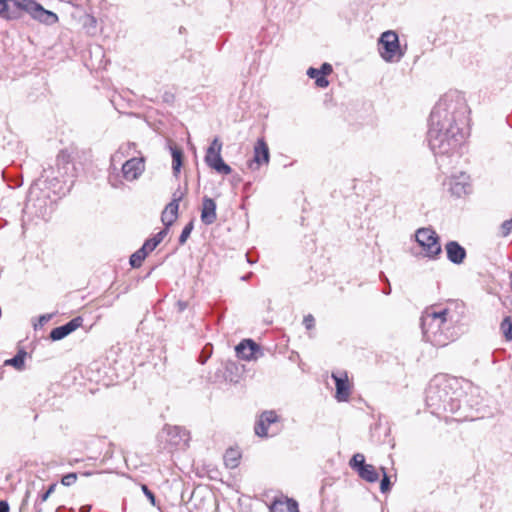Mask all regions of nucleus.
<instances>
[{"instance_id": "nucleus-21", "label": "nucleus", "mask_w": 512, "mask_h": 512, "mask_svg": "<svg viewBox=\"0 0 512 512\" xmlns=\"http://www.w3.org/2000/svg\"><path fill=\"white\" fill-rule=\"evenodd\" d=\"M357 473L361 479L370 483H374L379 479V474L376 468L371 464L361 466Z\"/></svg>"}, {"instance_id": "nucleus-46", "label": "nucleus", "mask_w": 512, "mask_h": 512, "mask_svg": "<svg viewBox=\"0 0 512 512\" xmlns=\"http://www.w3.org/2000/svg\"><path fill=\"white\" fill-rule=\"evenodd\" d=\"M178 305L180 311H183L186 308V303L184 302H178Z\"/></svg>"}, {"instance_id": "nucleus-12", "label": "nucleus", "mask_w": 512, "mask_h": 512, "mask_svg": "<svg viewBox=\"0 0 512 512\" xmlns=\"http://www.w3.org/2000/svg\"><path fill=\"white\" fill-rule=\"evenodd\" d=\"M83 323V318L78 316L73 319H71L69 322H67L64 325L58 326L51 330L50 332V338L53 341H59L66 336H68L70 333L75 331L77 328H79Z\"/></svg>"}, {"instance_id": "nucleus-6", "label": "nucleus", "mask_w": 512, "mask_h": 512, "mask_svg": "<svg viewBox=\"0 0 512 512\" xmlns=\"http://www.w3.org/2000/svg\"><path fill=\"white\" fill-rule=\"evenodd\" d=\"M378 51L386 62H398L404 55L400 47L399 37L392 30L381 34L378 39Z\"/></svg>"}, {"instance_id": "nucleus-9", "label": "nucleus", "mask_w": 512, "mask_h": 512, "mask_svg": "<svg viewBox=\"0 0 512 512\" xmlns=\"http://www.w3.org/2000/svg\"><path fill=\"white\" fill-rule=\"evenodd\" d=\"M162 437L173 449H185L190 441V433L181 426L165 425L162 430Z\"/></svg>"}, {"instance_id": "nucleus-14", "label": "nucleus", "mask_w": 512, "mask_h": 512, "mask_svg": "<svg viewBox=\"0 0 512 512\" xmlns=\"http://www.w3.org/2000/svg\"><path fill=\"white\" fill-rule=\"evenodd\" d=\"M278 420V415L275 411H264L255 425L254 430L256 435L266 437L268 435V427L278 422Z\"/></svg>"}, {"instance_id": "nucleus-3", "label": "nucleus", "mask_w": 512, "mask_h": 512, "mask_svg": "<svg viewBox=\"0 0 512 512\" xmlns=\"http://www.w3.org/2000/svg\"><path fill=\"white\" fill-rule=\"evenodd\" d=\"M426 404L431 413H455L460 408L456 392L452 390L451 383L445 377H435L426 389Z\"/></svg>"}, {"instance_id": "nucleus-30", "label": "nucleus", "mask_w": 512, "mask_h": 512, "mask_svg": "<svg viewBox=\"0 0 512 512\" xmlns=\"http://www.w3.org/2000/svg\"><path fill=\"white\" fill-rule=\"evenodd\" d=\"M366 465L367 464L365 463V457L363 454L360 453L355 454L350 461L351 468L356 472H358V469H360L361 466Z\"/></svg>"}, {"instance_id": "nucleus-48", "label": "nucleus", "mask_w": 512, "mask_h": 512, "mask_svg": "<svg viewBox=\"0 0 512 512\" xmlns=\"http://www.w3.org/2000/svg\"><path fill=\"white\" fill-rule=\"evenodd\" d=\"M390 292H391L390 286L388 288H385L384 294L388 295V294H390Z\"/></svg>"}, {"instance_id": "nucleus-38", "label": "nucleus", "mask_w": 512, "mask_h": 512, "mask_svg": "<svg viewBox=\"0 0 512 512\" xmlns=\"http://www.w3.org/2000/svg\"><path fill=\"white\" fill-rule=\"evenodd\" d=\"M303 324L307 330L312 329L315 326V319L311 314H308L303 319Z\"/></svg>"}, {"instance_id": "nucleus-17", "label": "nucleus", "mask_w": 512, "mask_h": 512, "mask_svg": "<svg viewBox=\"0 0 512 512\" xmlns=\"http://www.w3.org/2000/svg\"><path fill=\"white\" fill-rule=\"evenodd\" d=\"M468 176L462 173L459 177H454L450 180V191L453 195L461 197L470 192V184L468 183Z\"/></svg>"}, {"instance_id": "nucleus-41", "label": "nucleus", "mask_w": 512, "mask_h": 512, "mask_svg": "<svg viewBox=\"0 0 512 512\" xmlns=\"http://www.w3.org/2000/svg\"><path fill=\"white\" fill-rule=\"evenodd\" d=\"M9 504L5 500H0V512H9Z\"/></svg>"}, {"instance_id": "nucleus-26", "label": "nucleus", "mask_w": 512, "mask_h": 512, "mask_svg": "<svg viewBox=\"0 0 512 512\" xmlns=\"http://www.w3.org/2000/svg\"><path fill=\"white\" fill-rule=\"evenodd\" d=\"M308 77L315 79V84L319 88H326L329 85L327 78L323 77L318 68L310 67L307 70Z\"/></svg>"}, {"instance_id": "nucleus-5", "label": "nucleus", "mask_w": 512, "mask_h": 512, "mask_svg": "<svg viewBox=\"0 0 512 512\" xmlns=\"http://www.w3.org/2000/svg\"><path fill=\"white\" fill-rule=\"evenodd\" d=\"M415 239L422 248L423 256L430 260H436L442 253L440 238L431 228H419L415 233Z\"/></svg>"}, {"instance_id": "nucleus-24", "label": "nucleus", "mask_w": 512, "mask_h": 512, "mask_svg": "<svg viewBox=\"0 0 512 512\" xmlns=\"http://www.w3.org/2000/svg\"><path fill=\"white\" fill-rule=\"evenodd\" d=\"M168 234L167 228L162 229L152 238L147 239L142 247L148 251V253L152 252L164 239V237Z\"/></svg>"}, {"instance_id": "nucleus-22", "label": "nucleus", "mask_w": 512, "mask_h": 512, "mask_svg": "<svg viewBox=\"0 0 512 512\" xmlns=\"http://www.w3.org/2000/svg\"><path fill=\"white\" fill-rule=\"evenodd\" d=\"M224 464L229 469H234L239 465L241 453L238 449L229 448L224 454Z\"/></svg>"}, {"instance_id": "nucleus-2", "label": "nucleus", "mask_w": 512, "mask_h": 512, "mask_svg": "<svg viewBox=\"0 0 512 512\" xmlns=\"http://www.w3.org/2000/svg\"><path fill=\"white\" fill-rule=\"evenodd\" d=\"M452 305L440 309L431 307L421 317L423 336L434 346H446L458 337L456 324L460 321V315Z\"/></svg>"}, {"instance_id": "nucleus-1", "label": "nucleus", "mask_w": 512, "mask_h": 512, "mask_svg": "<svg viewBox=\"0 0 512 512\" xmlns=\"http://www.w3.org/2000/svg\"><path fill=\"white\" fill-rule=\"evenodd\" d=\"M469 107L461 92L449 91L434 106L427 140L435 155L455 152L469 133Z\"/></svg>"}, {"instance_id": "nucleus-43", "label": "nucleus", "mask_w": 512, "mask_h": 512, "mask_svg": "<svg viewBox=\"0 0 512 512\" xmlns=\"http://www.w3.org/2000/svg\"><path fill=\"white\" fill-rule=\"evenodd\" d=\"M91 510V506L90 505H83L80 509H79V512H90Z\"/></svg>"}, {"instance_id": "nucleus-45", "label": "nucleus", "mask_w": 512, "mask_h": 512, "mask_svg": "<svg viewBox=\"0 0 512 512\" xmlns=\"http://www.w3.org/2000/svg\"><path fill=\"white\" fill-rule=\"evenodd\" d=\"M33 202V199L32 198H29L28 201H27V204H26V208L29 209L31 205L35 206Z\"/></svg>"}, {"instance_id": "nucleus-25", "label": "nucleus", "mask_w": 512, "mask_h": 512, "mask_svg": "<svg viewBox=\"0 0 512 512\" xmlns=\"http://www.w3.org/2000/svg\"><path fill=\"white\" fill-rule=\"evenodd\" d=\"M27 353L24 350H19L17 354L4 362L6 366H13L17 370H22L25 365V357Z\"/></svg>"}, {"instance_id": "nucleus-35", "label": "nucleus", "mask_w": 512, "mask_h": 512, "mask_svg": "<svg viewBox=\"0 0 512 512\" xmlns=\"http://www.w3.org/2000/svg\"><path fill=\"white\" fill-rule=\"evenodd\" d=\"M500 230H501V235L503 237H507L511 232H512V223H511V220H505L501 226H500Z\"/></svg>"}, {"instance_id": "nucleus-36", "label": "nucleus", "mask_w": 512, "mask_h": 512, "mask_svg": "<svg viewBox=\"0 0 512 512\" xmlns=\"http://www.w3.org/2000/svg\"><path fill=\"white\" fill-rule=\"evenodd\" d=\"M76 480H77L76 473H68L62 477L61 482L64 486H71L72 484H74L76 482Z\"/></svg>"}, {"instance_id": "nucleus-40", "label": "nucleus", "mask_w": 512, "mask_h": 512, "mask_svg": "<svg viewBox=\"0 0 512 512\" xmlns=\"http://www.w3.org/2000/svg\"><path fill=\"white\" fill-rule=\"evenodd\" d=\"M142 491L146 495V497L149 499L151 504L155 505V495L154 493L149 490V488L146 485H142Z\"/></svg>"}, {"instance_id": "nucleus-10", "label": "nucleus", "mask_w": 512, "mask_h": 512, "mask_svg": "<svg viewBox=\"0 0 512 512\" xmlns=\"http://www.w3.org/2000/svg\"><path fill=\"white\" fill-rule=\"evenodd\" d=\"M142 158H131L122 165V174L127 181L136 180L144 171Z\"/></svg>"}, {"instance_id": "nucleus-15", "label": "nucleus", "mask_w": 512, "mask_h": 512, "mask_svg": "<svg viewBox=\"0 0 512 512\" xmlns=\"http://www.w3.org/2000/svg\"><path fill=\"white\" fill-rule=\"evenodd\" d=\"M332 378L335 380L336 395L335 398L339 402L347 401L350 395V385L348 382L347 374L337 375L332 373Z\"/></svg>"}, {"instance_id": "nucleus-13", "label": "nucleus", "mask_w": 512, "mask_h": 512, "mask_svg": "<svg viewBox=\"0 0 512 512\" xmlns=\"http://www.w3.org/2000/svg\"><path fill=\"white\" fill-rule=\"evenodd\" d=\"M216 208V202L212 198L208 196L202 198L201 221L205 225H211L217 220Z\"/></svg>"}, {"instance_id": "nucleus-23", "label": "nucleus", "mask_w": 512, "mask_h": 512, "mask_svg": "<svg viewBox=\"0 0 512 512\" xmlns=\"http://www.w3.org/2000/svg\"><path fill=\"white\" fill-rule=\"evenodd\" d=\"M170 151L172 155V169L173 173L177 175L183 164V151L177 146L170 145Z\"/></svg>"}, {"instance_id": "nucleus-29", "label": "nucleus", "mask_w": 512, "mask_h": 512, "mask_svg": "<svg viewBox=\"0 0 512 512\" xmlns=\"http://www.w3.org/2000/svg\"><path fill=\"white\" fill-rule=\"evenodd\" d=\"M501 330L507 341L512 340V320L510 317H505L501 322Z\"/></svg>"}, {"instance_id": "nucleus-37", "label": "nucleus", "mask_w": 512, "mask_h": 512, "mask_svg": "<svg viewBox=\"0 0 512 512\" xmlns=\"http://www.w3.org/2000/svg\"><path fill=\"white\" fill-rule=\"evenodd\" d=\"M55 487L56 484H51L45 492L39 495L36 501H38L40 504L44 503L49 498L50 494L54 491Z\"/></svg>"}, {"instance_id": "nucleus-42", "label": "nucleus", "mask_w": 512, "mask_h": 512, "mask_svg": "<svg viewBox=\"0 0 512 512\" xmlns=\"http://www.w3.org/2000/svg\"><path fill=\"white\" fill-rule=\"evenodd\" d=\"M51 319L50 314H44L39 317V325L42 326L44 323L48 322Z\"/></svg>"}, {"instance_id": "nucleus-20", "label": "nucleus", "mask_w": 512, "mask_h": 512, "mask_svg": "<svg viewBox=\"0 0 512 512\" xmlns=\"http://www.w3.org/2000/svg\"><path fill=\"white\" fill-rule=\"evenodd\" d=\"M270 512H299L298 504L293 499H276L270 506Z\"/></svg>"}, {"instance_id": "nucleus-34", "label": "nucleus", "mask_w": 512, "mask_h": 512, "mask_svg": "<svg viewBox=\"0 0 512 512\" xmlns=\"http://www.w3.org/2000/svg\"><path fill=\"white\" fill-rule=\"evenodd\" d=\"M381 470L383 472V478L381 479V482H380V490L382 493H386L391 488V482H390L389 476L387 475V473L385 471V468H381Z\"/></svg>"}, {"instance_id": "nucleus-19", "label": "nucleus", "mask_w": 512, "mask_h": 512, "mask_svg": "<svg viewBox=\"0 0 512 512\" xmlns=\"http://www.w3.org/2000/svg\"><path fill=\"white\" fill-rule=\"evenodd\" d=\"M258 349L259 346L253 340L245 339L236 346V353L241 359L251 360Z\"/></svg>"}, {"instance_id": "nucleus-4", "label": "nucleus", "mask_w": 512, "mask_h": 512, "mask_svg": "<svg viewBox=\"0 0 512 512\" xmlns=\"http://www.w3.org/2000/svg\"><path fill=\"white\" fill-rule=\"evenodd\" d=\"M76 176V168L71 161V155L62 150L56 157V168L48 167L43 170L41 177L57 195H65L73 185V178Z\"/></svg>"}, {"instance_id": "nucleus-28", "label": "nucleus", "mask_w": 512, "mask_h": 512, "mask_svg": "<svg viewBox=\"0 0 512 512\" xmlns=\"http://www.w3.org/2000/svg\"><path fill=\"white\" fill-rule=\"evenodd\" d=\"M183 197L184 192H180L179 197H176V193H174L172 201L165 207V209L178 216L179 202L182 200Z\"/></svg>"}, {"instance_id": "nucleus-33", "label": "nucleus", "mask_w": 512, "mask_h": 512, "mask_svg": "<svg viewBox=\"0 0 512 512\" xmlns=\"http://www.w3.org/2000/svg\"><path fill=\"white\" fill-rule=\"evenodd\" d=\"M212 351H213V346L211 344H206L203 347L201 354L199 356V362L201 364L206 363V361L210 358Z\"/></svg>"}, {"instance_id": "nucleus-44", "label": "nucleus", "mask_w": 512, "mask_h": 512, "mask_svg": "<svg viewBox=\"0 0 512 512\" xmlns=\"http://www.w3.org/2000/svg\"><path fill=\"white\" fill-rule=\"evenodd\" d=\"M34 509L35 512H42L41 504L38 501H36Z\"/></svg>"}, {"instance_id": "nucleus-16", "label": "nucleus", "mask_w": 512, "mask_h": 512, "mask_svg": "<svg viewBox=\"0 0 512 512\" xmlns=\"http://www.w3.org/2000/svg\"><path fill=\"white\" fill-rule=\"evenodd\" d=\"M447 258L453 264H461L466 258V250L456 241H449L445 245Z\"/></svg>"}, {"instance_id": "nucleus-32", "label": "nucleus", "mask_w": 512, "mask_h": 512, "mask_svg": "<svg viewBox=\"0 0 512 512\" xmlns=\"http://www.w3.org/2000/svg\"><path fill=\"white\" fill-rule=\"evenodd\" d=\"M194 228V225H193V221H190L189 223H187L185 225V227L183 228L180 236H179V244L180 245H183L186 243L187 239L189 238L192 230Z\"/></svg>"}, {"instance_id": "nucleus-8", "label": "nucleus", "mask_w": 512, "mask_h": 512, "mask_svg": "<svg viewBox=\"0 0 512 512\" xmlns=\"http://www.w3.org/2000/svg\"><path fill=\"white\" fill-rule=\"evenodd\" d=\"M222 143L215 138L208 147L205 155L206 164L220 174L228 175L231 173V167L226 164L221 157Z\"/></svg>"}, {"instance_id": "nucleus-50", "label": "nucleus", "mask_w": 512, "mask_h": 512, "mask_svg": "<svg viewBox=\"0 0 512 512\" xmlns=\"http://www.w3.org/2000/svg\"><path fill=\"white\" fill-rule=\"evenodd\" d=\"M45 213H46V210H45L44 212H43V211H41V212H40V214H41L42 216H44V215H45Z\"/></svg>"}, {"instance_id": "nucleus-7", "label": "nucleus", "mask_w": 512, "mask_h": 512, "mask_svg": "<svg viewBox=\"0 0 512 512\" xmlns=\"http://www.w3.org/2000/svg\"><path fill=\"white\" fill-rule=\"evenodd\" d=\"M16 5L20 7V18L24 11L29 13L35 20L46 25H53L58 21V16L54 12L44 9L34 0H17Z\"/></svg>"}, {"instance_id": "nucleus-11", "label": "nucleus", "mask_w": 512, "mask_h": 512, "mask_svg": "<svg viewBox=\"0 0 512 512\" xmlns=\"http://www.w3.org/2000/svg\"><path fill=\"white\" fill-rule=\"evenodd\" d=\"M270 161V152L269 147L263 138H259L254 145V156L253 159L249 163V167L253 168V165L256 164L257 168L260 165L268 164Z\"/></svg>"}, {"instance_id": "nucleus-31", "label": "nucleus", "mask_w": 512, "mask_h": 512, "mask_svg": "<svg viewBox=\"0 0 512 512\" xmlns=\"http://www.w3.org/2000/svg\"><path fill=\"white\" fill-rule=\"evenodd\" d=\"M176 219L177 216L172 212H169L166 209H164V211L162 212L161 221L164 224L165 228H167V230L175 222Z\"/></svg>"}, {"instance_id": "nucleus-27", "label": "nucleus", "mask_w": 512, "mask_h": 512, "mask_svg": "<svg viewBox=\"0 0 512 512\" xmlns=\"http://www.w3.org/2000/svg\"><path fill=\"white\" fill-rule=\"evenodd\" d=\"M148 251H146L143 247H141L140 249H138L136 252H134L131 256H130V265L133 267V268H139L141 265H142V262L144 261V259L147 257L148 255Z\"/></svg>"}, {"instance_id": "nucleus-47", "label": "nucleus", "mask_w": 512, "mask_h": 512, "mask_svg": "<svg viewBox=\"0 0 512 512\" xmlns=\"http://www.w3.org/2000/svg\"><path fill=\"white\" fill-rule=\"evenodd\" d=\"M246 257H247V261H248L249 263H254V262H255L254 260H252V259L250 258L249 253H247V254H246Z\"/></svg>"}, {"instance_id": "nucleus-39", "label": "nucleus", "mask_w": 512, "mask_h": 512, "mask_svg": "<svg viewBox=\"0 0 512 512\" xmlns=\"http://www.w3.org/2000/svg\"><path fill=\"white\" fill-rule=\"evenodd\" d=\"M332 71H333V68H332L331 64L326 63V62H325V63H323V64L321 65V67L319 68V72H320V74H321L323 77H325V78H326V76H327V75L331 74V73H332Z\"/></svg>"}, {"instance_id": "nucleus-49", "label": "nucleus", "mask_w": 512, "mask_h": 512, "mask_svg": "<svg viewBox=\"0 0 512 512\" xmlns=\"http://www.w3.org/2000/svg\"><path fill=\"white\" fill-rule=\"evenodd\" d=\"M180 192H181L180 190H177V191L175 192V193H176V197H179V193H180Z\"/></svg>"}, {"instance_id": "nucleus-18", "label": "nucleus", "mask_w": 512, "mask_h": 512, "mask_svg": "<svg viewBox=\"0 0 512 512\" xmlns=\"http://www.w3.org/2000/svg\"><path fill=\"white\" fill-rule=\"evenodd\" d=\"M17 0H0V17L6 20L20 18V7L16 5Z\"/></svg>"}]
</instances>
